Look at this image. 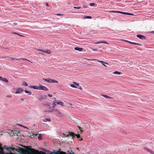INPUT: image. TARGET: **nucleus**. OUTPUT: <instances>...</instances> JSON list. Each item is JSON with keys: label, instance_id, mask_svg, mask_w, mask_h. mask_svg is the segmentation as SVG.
I'll list each match as a JSON object with an SVG mask.
<instances>
[{"label": "nucleus", "instance_id": "obj_39", "mask_svg": "<svg viewBox=\"0 0 154 154\" xmlns=\"http://www.w3.org/2000/svg\"><path fill=\"white\" fill-rule=\"evenodd\" d=\"M92 51H98L97 49H95V48H92Z\"/></svg>", "mask_w": 154, "mask_h": 154}, {"label": "nucleus", "instance_id": "obj_53", "mask_svg": "<svg viewBox=\"0 0 154 154\" xmlns=\"http://www.w3.org/2000/svg\"><path fill=\"white\" fill-rule=\"evenodd\" d=\"M34 135H35L34 134H32V135H31V136H30V137H32V136H34Z\"/></svg>", "mask_w": 154, "mask_h": 154}, {"label": "nucleus", "instance_id": "obj_19", "mask_svg": "<svg viewBox=\"0 0 154 154\" xmlns=\"http://www.w3.org/2000/svg\"><path fill=\"white\" fill-rule=\"evenodd\" d=\"M42 150L46 152L49 153V152H50V151L49 150L46 149L44 148H42Z\"/></svg>", "mask_w": 154, "mask_h": 154}, {"label": "nucleus", "instance_id": "obj_13", "mask_svg": "<svg viewBox=\"0 0 154 154\" xmlns=\"http://www.w3.org/2000/svg\"><path fill=\"white\" fill-rule=\"evenodd\" d=\"M55 103H57V104L60 105L62 106H63L64 105V103L63 102L60 101H59L58 102L56 101Z\"/></svg>", "mask_w": 154, "mask_h": 154}, {"label": "nucleus", "instance_id": "obj_61", "mask_svg": "<svg viewBox=\"0 0 154 154\" xmlns=\"http://www.w3.org/2000/svg\"><path fill=\"white\" fill-rule=\"evenodd\" d=\"M69 154H75L74 152H73L72 153H71L70 152H69Z\"/></svg>", "mask_w": 154, "mask_h": 154}, {"label": "nucleus", "instance_id": "obj_18", "mask_svg": "<svg viewBox=\"0 0 154 154\" xmlns=\"http://www.w3.org/2000/svg\"><path fill=\"white\" fill-rule=\"evenodd\" d=\"M51 119L50 118H45L43 120V121L44 122H46L47 121L50 122Z\"/></svg>", "mask_w": 154, "mask_h": 154}, {"label": "nucleus", "instance_id": "obj_15", "mask_svg": "<svg viewBox=\"0 0 154 154\" xmlns=\"http://www.w3.org/2000/svg\"><path fill=\"white\" fill-rule=\"evenodd\" d=\"M4 147L5 149L7 150L8 151H10L11 148L10 147H9L6 145H4Z\"/></svg>", "mask_w": 154, "mask_h": 154}, {"label": "nucleus", "instance_id": "obj_23", "mask_svg": "<svg viewBox=\"0 0 154 154\" xmlns=\"http://www.w3.org/2000/svg\"><path fill=\"white\" fill-rule=\"evenodd\" d=\"M110 13H118L119 11L111 10L109 11Z\"/></svg>", "mask_w": 154, "mask_h": 154}, {"label": "nucleus", "instance_id": "obj_50", "mask_svg": "<svg viewBox=\"0 0 154 154\" xmlns=\"http://www.w3.org/2000/svg\"><path fill=\"white\" fill-rule=\"evenodd\" d=\"M136 42H132L131 44H134V45H136Z\"/></svg>", "mask_w": 154, "mask_h": 154}, {"label": "nucleus", "instance_id": "obj_64", "mask_svg": "<svg viewBox=\"0 0 154 154\" xmlns=\"http://www.w3.org/2000/svg\"><path fill=\"white\" fill-rule=\"evenodd\" d=\"M100 51H102V50H100Z\"/></svg>", "mask_w": 154, "mask_h": 154}, {"label": "nucleus", "instance_id": "obj_10", "mask_svg": "<svg viewBox=\"0 0 154 154\" xmlns=\"http://www.w3.org/2000/svg\"><path fill=\"white\" fill-rule=\"evenodd\" d=\"M1 78L0 79V80L3 81L6 83H8L9 82V81L5 78H2V77H1Z\"/></svg>", "mask_w": 154, "mask_h": 154}, {"label": "nucleus", "instance_id": "obj_59", "mask_svg": "<svg viewBox=\"0 0 154 154\" xmlns=\"http://www.w3.org/2000/svg\"><path fill=\"white\" fill-rule=\"evenodd\" d=\"M79 89H80V90H82V88H81V87L80 86L79 87Z\"/></svg>", "mask_w": 154, "mask_h": 154}, {"label": "nucleus", "instance_id": "obj_48", "mask_svg": "<svg viewBox=\"0 0 154 154\" xmlns=\"http://www.w3.org/2000/svg\"><path fill=\"white\" fill-rule=\"evenodd\" d=\"M22 60V58L17 59V58L16 60Z\"/></svg>", "mask_w": 154, "mask_h": 154}, {"label": "nucleus", "instance_id": "obj_63", "mask_svg": "<svg viewBox=\"0 0 154 154\" xmlns=\"http://www.w3.org/2000/svg\"><path fill=\"white\" fill-rule=\"evenodd\" d=\"M20 100H21V101H23L24 100V99H23V98H21L20 99Z\"/></svg>", "mask_w": 154, "mask_h": 154}, {"label": "nucleus", "instance_id": "obj_43", "mask_svg": "<svg viewBox=\"0 0 154 154\" xmlns=\"http://www.w3.org/2000/svg\"><path fill=\"white\" fill-rule=\"evenodd\" d=\"M83 7L84 8H87L88 6L87 5H83Z\"/></svg>", "mask_w": 154, "mask_h": 154}, {"label": "nucleus", "instance_id": "obj_57", "mask_svg": "<svg viewBox=\"0 0 154 154\" xmlns=\"http://www.w3.org/2000/svg\"><path fill=\"white\" fill-rule=\"evenodd\" d=\"M69 134H67V135H65V136L66 137H68L69 136Z\"/></svg>", "mask_w": 154, "mask_h": 154}, {"label": "nucleus", "instance_id": "obj_56", "mask_svg": "<svg viewBox=\"0 0 154 154\" xmlns=\"http://www.w3.org/2000/svg\"><path fill=\"white\" fill-rule=\"evenodd\" d=\"M150 153H151L152 154H154V152H153L152 151Z\"/></svg>", "mask_w": 154, "mask_h": 154}, {"label": "nucleus", "instance_id": "obj_29", "mask_svg": "<svg viewBox=\"0 0 154 154\" xmlns=\"http://www.w3.org/2000/svg\"><path fill=\"white\" fill-rule=\"evenodd\" d=\"M70 86L72 87V88H76V86L74 84H71L70 85Z\"/></svg>", "mask_w": 154, "mask_h": 154}, {"label": "nucleus", "instance_id": "obj_11", "mask_svg": "<svg viewBox=\"0 0 154 154\" xmlns=\"http://www.w3.org/2000/svg\"><path fill=\"white\" fill-rule=\"evenodd\" d=\"M83 48H81L78 47H75L74 48V49L76 51H82Z\"/></svg>", "mask_w": 154, "mask_h": 154}, {"label": "nucleus", "instance_id": "obj_55", "mask_svg": "<svg viewBox=\"0 0 154 154\" xmlns=\"http://www.w3.org/2000/svg\"><path fill=\"white\" fill-rule=\"evenodd\" d=\"M46 6H47V7L49 6V5L47 3H46Z\"/></svg>", "mask_w": 154, "mask_h": 154}, {"label": "nucleus", "instance_id": "obj_4", "mask_svg": "<svg viewBox=\"0 0 154 154\" xmlns=\"http://www.w3.org/2000/svg\"><path fill=\"white\" fill-rule=\"evenodd\" d=\"M38 51H41L43 52L46 53L48 54H51V51L49 50H41V49H38Z\"/></svg>", "mask_w": 154, "mask_h": 154}, {"label": "nucleus", "instance_id": "obj_3", "mask_svg": "<svg viewBox=\"0 0 154 154\" xmlns=\"http://www.w3.org/2000/svg\"><path fill=\"white\" fill-rule=\"evenodd\" d=\"M44 105L46 106V107H49L50 108V109H48V111H46L48 112H52L54 110V109H51L50 108V105L49 104H44Z\"/></svg>", "mask_w": 154, "mask_h": 154}, {"label": "nucleus", "instance_id": "obj_54", "mask_svg": "<svg viewBox=\"0 0 154 154\" xmlns=\"http://www.w3.org/2000/svg\"><path fill=\"white\" fill-rule=\"evenodd\" d=\"M150 33H154V31H152L150 32Z\"/></svg>", "mask_w": 154, "mask_h": 154}, {"label": "nucleus", "instance_id": "obj_42", "mask_svg": "<svg viewBox=\"0 0 154 154\" xmlns=\"http://www.w3.org/2000/svg\"><path fill=\"white\" fill-rule=\"evenodd\" d=\"M7 97L8 98H11L12 97V96L11 95H7Z\"/></svg>", "mask_w": 154, "mask_h": 154}, {"label": "nucleus", "instance_id": "obj_2", "mask_svg": "<svg viewBox=\"0 0 154 154\" xmlns=\"http://www.w3.org/2000/svg\"><path fill=\"white\" fill-rule=\"evenodd\" d=\"M39 90H42L47 91L48 90V89L46 88L45 86L42 85H40L39 86Z\"/></svg>", "mask_w": 154, "mask_h": 154}, {"label": "nucleus", "instance_id": "obj_5", "mask_svg": "<svg viewBox=\"0 0 154 154\" xmlns=\"http://www.w3.org/2000/svg\"><path fill=\"white\" fill-rule=\"evenodd\" d=\"M23 90L21 88H18L17 89V91L15 92V93L16 94H21L23 92Z\"/></svg>", "mask_w": 154, "mask_h": 154}, {"label": "nucleus", "instance_id": "obj_37", "mask_svg": "<svg viewBox=\"0 0 154 154\" xmlns=\"http://www.w3.org/2000/svg\"><path fill=\"white\" fill-rule=\"evenodd\" d=\"M127 15L132 16L134 15V14L127 12Z\"/></svg>", "mask_w": 154, "mask_h": 154}, {"label": "nucleus", "instance_id": "obj_30", "mask_svg": "<svg viewBox=\"0 0 154 154\" xmlns=\"http://www.w3.org/2000/svg\"><path fill=\"white\" fill-rule=\"evenodd\" d=\"M95 5V3H90L89 4V5L91 6H93Z\"/></svg>", "mask_w": 154, "mask_h": 154}, {"label": "nucleus", "instance_id": "obj_21", "mask_svg": "<svg viewBox=\"0 0 154 154\" xmlns=\"http://www.w3.org/2000/svg\"><path fill=\"white\" fill-rule=\"evenodd\" d=\"M38 140H41L42 139V136L41 134H40L38 135Z\"/></svg>", "mask_w": 154, "mask_h": 154}, {"label": "nucleus", "instance_id": "obj_14", "mask_svg": "<svg viewBox=\"0 0 154 154\" xmlns=\"http://www.w3.org/2000/svg\"><path fill=\"white\" fill-rule=\"evenodd\" d=\"M38 100L40 101H42L43 100H45V97L41 95L38 98Z\"/></svg>", "mask_w": 154, "mask_h": 154}, {"label": "nucleus", "instance_id": "obj_26", "mask_svg": "<svg viewBox=\"0 0 154 154\" xmlns=\"http://www.w3.org/2000/svg\"><path fill=\"white\" fill-rule=\"evenodd\" d=\"M102 96H103L104 97H105L106 98H111V97H109L107 95L103 94L102 95Z\"/></svg>", "mask_w": 154, "mask_h": 154}, {"label": "nucleus", "instance_id": "obj_40", "mask_svg": "<svg viewBox=\"0 0 154 154\" xmlns=\"http://www.w3.org/2000/svg\"><path fill=\"white\" fill-rule=\"evenodd\" d=\"M136 45H138L140 46H142V45L141 44H140L139 43H136Z\"/></svg>", "mask_w": 154, "mask_h": 154}, {"label": "nucleus", "instance_id": "obj_1", "mask_svg": "<svg viewBox=\"0 0 154 154\" xmlns=\"http://www.w3.org/2000/svg\"><path fill=\"white\" fill-rule=\"evenodd\" d=\"M43 80L48 83H58L57 81L53 79H43Z\"/></svg>", "mask_w": 154, "mask_h": 154}, {"label": "nucleus", "instance_id": "obj_22", "mask_svg": "<svg viewBox=\"0 0 154 154\" xmlns=\"http://www.w3.org/2000/svg\"><path fill=\"white\" fill-rule=\"evenodd\" d=\"M118 13H120L125 15H127V12H124L119 11Z\"/></svg>", "mask_w": 154, "mask_h": 154}, {"label": "nucleus", "instance_id": "obj_28", "mask_svg": "<svg viewBox=\"0 0 154 154\" xmlns=\"http://www.w3.org/2000/svg\"><path fill=\"white\" fill-rule=\"evenodd\" d=\"M23 85L24 86H26L28 85V84L27 83L25 82H23Z\"/></svg>", "mask_w": 154, "mask_h": 154}, {"label": "nucleus", "instance_id": "obj_46", "mask_svg": "<svg viewBox=\"0 0 154 154\" xmlns=\"http://www.w3.org/2000/svg\"><path fill=\"white\" fill-rule=\"evenodd\" d=\"M11 59L12 60H16V59H17V58H11Z\"/></svg>", "mask_w": 154, "mask_h": 154}, {"label": "nucleus", "instance_id": "obj_31", "mask_svg": "<svg viewBox=\"0 0 154 154\" xmlns=\"http://www.w3.org/2000/svg\"><path fill=\"white\" fill-rule=\"evenodd\" d=\"M92 17L90 16H86L85 17V18H87V19H91V18Z\"/></svg>", "mask_w": 154, "mask_h": 154}, {"label": "nucleus", "instance_id": "obj_33", "mask_svg": "<svg viewBox=\"0 0 154 154\" xmlns=\"http://www.w3.org/2000/svg\"><path fill=\"white\" fill-rule=\"evenodd\" d=\"M144 149L145 150H146L148 152L150 149H149L146 147H144Z\"/></svg>", "mask_w": 154, "mask_h": 154}, {"label": "nucleus", "instance_id": "obj_52", "mask_svg": "<svg viewBox=\"0 0 154 154\" xmlns=\"http://www.w3.org/2000/svg\"><path fill=\"white\" fill-rule=\"evenodd\" d=\"M57 15L58 16H61V15H63V14H57Z\"/></svg>", "mask_w": 154, "mask_h": 154}, {"label": "nucleus", "instance_id": "obj_47", "mask_svg": "<svg viewBox=\"0 0 154 154\" xmlns=\"http://www.w3.org/2000/svg\"><path fill=\"white\" fill-rule=\"evenodd\" d=\"M48 97H51L52 96V95L50 94H48Z\"/></svg>", "mask_w": 154, "mask_h": 154}, {"label": "nucleus", "instance_id": "obj_6", "mask_svg": "<svg viewBox=\"0 0 154 154\" xmlns=\"http://www.w3.org/2000/svg\"><path fill=\"white\" fill-rule=\"evenodd\" d=\"M137 38H139L141 40H145L146 39V38L145 36L140 34H138L137 35Z\"/></svg>", "mask_w": 154, "mask_h": 154}, {"label": "nucleus", "instance_id": "obj_32", "mask_svg": "<svg viewBox=\"0 0 154 154\" xmlns=\"http://www.w3.org/2000/svg\"><path fill=\"white\" fill-rule=\"evenodd\" d=\"M73 84H74L76 86H79V83H77L75 82H73Z\"/></svg>", "mask_w": 154, "mask_h": 154}, {"label": "nucleus", "instance_id": "obj_34", "mask_svg": "<svg viewBox=\"0 0 154 154\" xmlns=\"http://www.w3.org/2000/svg\"><path fill=\"white\" fill-rule=\"evenodd\" d=\"M73 8L75 9H78L81 8V7H74Z\"/></svg>", "mask_w": 154, "mask_h": 154}, {"label": "nucleus", "instance_id": "obj_27", "mask_svg": "<svg viewBox=\"0 0 154 154\" xmlns=\"http://www.w3.org/2000/svg\"><path fill=\"white\" fill-rule=\"evenodd\" d=\"M53 154H60V152H59L57 150V151H55V150H54V153Z\"/></svg>", "mask_w": 154, "mask_h": 154}, {"label": "nucleus", "instance_id": "obj_58", "mask_svg": "<svg viewBox=\"0 0 154 154\" xmlns=\"http://www.w3.org/2000/svg\"><path fill=\"white\" fill-rule=\"evenodd\" d=\"M79 129L80 130V131H81V132H82L83 131V130H82L81 129V128L80 127H79Z\"/></svg>", "mask_w": 154, "mask_h": 154}, {"label": "nucleus", "instance_id": "obj_38", "mask_svg": "<svg viewBox=\"0 0 154 154\" xmlns=\"http://www.w3.org/2000/svg\"><path fill=\"white\" fill-rule=\"evenodd\" d=\"M125 42H127L128 43H130L131 44V43H132V42H130L129 41H127V40H125Z\"/></svg>", "mask_w": 154, "mask_h": 154}, {"label": "nucleus", "instance_id": "obj_51", "mask_svg": "<svg viewBox=\"0 0 154 154\" xmlns=\"http://www.w3.org/2000/svg\"><path fill=\"white\" fill-rule=\"evenodd\" d=\"M43 97H45V100H46V97H47V95H44V96H43Z\"/></svg>", "mask_w": 154, "mask_h": 154}, {"label": "nucleus", "instance_id": "obj_17", "mask_svg": "<svg viewBox=\"0 0 154 154\" xmlns=\"http://www.w3.org/2000/svg\"><path fill=\"white\" fill-rule=\"evenodd\" d=\"M24 92L25 93L28 94L29 95H31L32 94V92L30 91H28L26 90H25Z\"/></svg>", "mask_w": 154, "mask_h": 154}, {"label": "nucleus", "instance_id": "obj_25", "mask_svg": "<svg viewBox=\"0 0 154 154\" xmlns=\"http://www.w3.org/2000/svg\"><path fill=\"white\" fill-rule=\"evenodd\" d=\"M13 33L14 34L17 35H18L19 36H20L21 37H24L23 35H20V34H19V33H17V32H13Z\"/></svg>", "mask_w": 154, "mask_h": 154}, {"label": "nucleus", "instance_id": "obj_44", "mask_svg": "<svg viewBox=\"0 0 154 154\" xmlns=\"http://www.w3.org/2000/svg\"><path fill=\"white\" fill-rule=\"evenodd\" d=\"M58 110L57 109H54V110L53 111L57 112Z\"/></svg>", "mask_w": 154, "mask_h": 154}, {"label": "nucleus", "instance_id": "obj_45", "mask_svg": "<svg viewBox=\"0 0 154 154\" xmlns=\"http://www.w3.org/2000/svg\"><path fill=\"white\" fill-rule=\"evenodd\" d=\"M49 153H48V154H53L54 152H50H50H49Z\"/></svg>", "mask_w": 154, "mask_h": 154}, {"label": "nucleus", "instance_id": "obj_12", "mask_svg": "<svg viewBox=\"0 0 154 154\" xmlns=\"http://www.w3.org/2000/svg\"><path fill=\"white\" fill-rule=\"evenodd\" d=\"M101 43H105L107 44H108V43L107 42L105 41H100L96 42V44H99Z\"/></svg>", "mask_w": 154, "mask_h": 154}, {"label": "nucleus", "instance_id": "obj_62", "mask_svg": "<svg viewBox=\"0 0 154 154\" xmlns=\"http://www.w3.org/2000/svg\"><path fill=\"white\" fill-rule=\"evenodd\" d=\"M152 151V150H151L149 149V151H148V152H150V153H151V152Z\"/></svg>", "mask_w": 154, "mask_h": 154}, {"label": "nucleus", "instance_id": "obj_9", "mask_svg": "<svg viewBox=\"0 0 154 154\" xmlns=\"http://www.w3.org/2000/svg\"><path fill=\"white\" fill-rule=\"evenodd\" d=\"M29 88H32L35 89H39V86H29L28 87Z\"/></svg>", "mask_w": 154, "mask_h": 154}, {"label": "nucleus", "instance_id": "obj_24", "mask_svg": "<svg viewBox=\"0 0 154 154\" xmlns=\"http://www.w3.org/2000/svg\"><path fill=\"white\" fill-rule=\"evenodd\" d=\"M113 73L115 74L120 75L121 74V72L118 71H116L113 72Z\"/></svg>", "mask_w": 154, "mask_h": 154}, {"label": "nucleus", "instance_id": "obj_49", "mask_svg": "<svg viewBox=\"0 0 154 154\" xmlns=\"http://www.w3.org/2000/svg\"><path fill=\"white\" fill-rule=\"evenodd\" d=\"M57 114H61L60 112L59 111V110L57 111Z\"/></svg>", "mask_w": 154, "mask_h": 154}, {"label": "nucleus", "instance_id": "obj_35", "mask_svg": "<svg viewBox=\"0 0 154 154\" xmlns=\"http://www.w3.org/2000/svg\"><path fill=\"white\" fill-rule=\"evenodd\" d=\"M52 107L53 108H54V107H55V106H56V104H55V103H52Z\"/></svg>", "mask_w": 154, "mask_h": 154}, {"label": "nucleus", "instance_id": "obj_60", "mask_svg": "<svg viewBox=\"0 0 154 154\" xmlns=\"http://www.w3.org/2000/svg\"><path fill=\"white\" fill-rule=\"evenodd\" d=\"M11 132H12L13 133V132H14V130H11Z\"/></svg>", "mask_w": 154, "mask_h": 154}, {"label": "nucleus", "instance_id": "obj_36", "mask_svg": "<svg viewBox=\"0 0 154 154\" xmlns=\"http://www.w3.org/2000/svg\"><path fill=\"white\" fill-rule=\"evenodd\" d=\"M18 125L20 127H23L25 128H26V127L23 126L22 125L19 124Z\"/></svg>", "mask_w": 154, "mask_h": 154}, {"label": "nucleus", "instance_id": "obj_41", "mask_svg": "<svg viewBox=\"0 0 154 154\" xmlns=\"http://www.w3.org/2000/svg\"><path fill=\"white\" fill-rule=\"evenodd\" d=\"M22 60H27V61H29V60L27 59H26V58H22Z\"/></svg>", "mask_w": 154, "mask_h": 154}, {"label": "nucleus", "instance_id": "obj_8", "mask_svg": "<svg viewBox=\"0 0 154 154\" xmlns=\"http://www.w3.org/2000/svg\"><path fill=\"white\" fill-rule=\"evenodd\" d=\"M19 131L17 130L16 128H15L14 130L13 134V135H15V134L18 135V134H19Z\"/></svg>", "mask_w": 154, "mask_h": 154}, {"label": "nucleus", "instance_id": "obj_16", "mask_svg": "<svg viewBox=\"0 0 154 154\" xmlns=\"http://www.w3.org/2000/svg\"><path fill=\"white\" fill-rule=\"evenodd\" d=\"M69 135L70 136H71L72 137H75V134L73 132H69Z\"/></svg>", "mask_w": 154, "mask_h": 154}, {"label": "nucleus", "instance_id": "obj_20", "mask_svg": "<svg viewBox=\"0 0 154 154\" xmlns=\"http://www.w3.org/2000/svg\"><path fill=\"white\" fill-rule=\"evenodd\" d=\"M0 154H5L4 151L1 148H0Z\"/></svg>", "mask_w": 154, "mask_h": 154}, {"label": "nucleus", "instance_id": "obj_7", "mask_svg": "<svg viewBox=\"0 0 154 154\" xmlns=\"http://www.w3.org/2000/svg\"><path fill=\"white\" fill-rule=\"evenodd\" d=\"M89 60H91V61H94L95 60H97L98 62L100 63L103 66H105L106 67V65L104 64V63H106H106H105L103 61L100 60H96V59H90Z\"/></svg>", "mask_w": 154, "mask_h": 154}]
</instances>
